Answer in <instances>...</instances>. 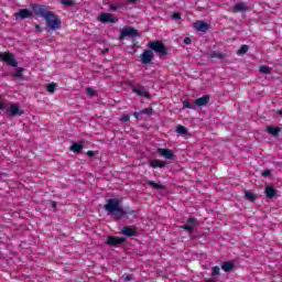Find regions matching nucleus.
<instances>
[{
	"instance_id": "nucleus-14",
	"label": "nucleus",
	"mask_w": 282,
	"mask_h": 282,
	"mask_svg": "<svg viewBox=\"0 0 282 282\" xmlns=\"http://www.w3.org/2000/svg\"><path fill=\"white\" fill-rule=\"evenodd\" d=\"M120 243H124V238H118L113 236H109L107 240L108 246H120Z\"/></svg>"
},
{
	"instance_id": "nucleus-24",
	"label": "nucleus",
	"mask_w": 282,
	"mask_h": 282,
	"mask_svg": "<svg viewBox=\"0 0 282 282\" xmlns=\"http://www.w3.org/2000/svg\"><path fill=\"white\" fill-rule=\"evenodd\" d=\"M56 87L57 85L55 83H51V84H47L46 85V90L50 93V94H54V91L56 90Z\"/></svg>"
},
{
	"instance_id": "nucleus-13",
	"label": "nucleus",
	"mask_w": 282,
	"mask_h": 282,
	"mask_svg": "<svg viewBox=\"0 0 282 282\" xmlns=\"http://www.w3.org/2000/svg\"><path fill=\"white\" fill-rule=\"evenodd\" d=\"M121 235H124L126 237H135V235H138V229L133 226H127L122 228Z\"/></svg>"
},
{
	"instance_id": "nucleus-44",
	"label": "nucleus",
	"mask_w": 282,
	"mask_h": 282,
	"mask_svg": "<svg viewBox=\"0 0 282 282\" xmlns=\"http://www.w3.org/2000/svg\"><path fill=\"white\" fill-rule=\"evenodd\" d=\"M131 279H132L131 275H127V276L124 278V281H131Z\"/></svg>"
},
{
	"instance_id": "nucleus-5",
	"label": "nucleus",
	"mask_w": 282,
	"mask_h": 282,
	"mask_svg": "<svg viewBox=\"0 0 282 282\" xmlns=\"http://www.w3.org/2000/svg\"><path fill=\"white\" fill-rule=\"evenodd\" d=\"M0 61L8 63V65H10L11 67H17V59L14 58V55L12 53H0Z\"/></svg>"
},
{
	"instance_id": "nucleus-21",
	"label": "nucleus",
	"mask_w": 282,
	"mask_h": 282,
	"mask_svg": "<svg viewBox=\"0 0 282 282\" xmlns=\"http://www.w3.org/2000/svg\"><path fill=\"white\" fill-rule=\"evenodd\" d=\"M267 131L271 135H279V131H281V128L270 126V127L267 128Z\"/></svg>"
},
{
	"instance_id": "nucleus-15",
	"label": "nucleus",
	"mask_w": 282,
	"mask_h": 282,
	"mask_svg": "<svg viewBox=\"0 0 282 282\" xmlns=\"http://www.w3.org/2000/svg\"><path fill=\"white\" fill-rule=\"evenodd\" d=\"M194 102L196 107H205V105H208V102H210V96L204 95L203 97L196 99Z\"/></svg>"
},
{
	"instance_id": "nucleus-4",
	"label": "nucleus",
	"mask_w": 282,
	"mask_h": 282,
	"mask_svg": "<svg viewBox=\"0 0 282 282\" xmlns=\"http://www.w3.org/2000/svg\"><path fill=\"white\" fill-rule=\"evenodd\" d=\"M7 115L12 118L14 116H23V110L19 107V104H8Z\"/></svg>"
},
{
	"instance_id": "nucleus-31",
	"label": "nucleus",
	"mask_w": 282,
	"mask_h": 282,
	"mask_svg": "<svg viewBox=\"0 0 282 282\" xmlns=\"http://www.w3.org/2000/svg\"><path fill=\"white\" fill-rule=\"evenodd\" d=\"M149 186H153V188H163V186L160 183H155L153 181L148 182Z\"/></svg>"
},
{
	"instance_id": "nucleus-43",
	"label": "nucleus",
	"mask_w": 282,
	"mask_h": 282,
	"mask_svg": "<svg viewBox=\"0 0 282 282\" xmlns=\"http://www.w3.org/2000/svg\"><path fill=\"white\" fill-rule=\"evenodd\" d=\"M133 116H134V118H140V116H142V113H140V112H134Z\"/></svg>"
},
{
	"instance_id": "nucleus-23",
	"label": "nucleus",
	"mask_w": 282,
	"mask_h": 282,
	"mask_svg": "<svg viewBox=\"0 0 282 282\" xmlns=\"http://www.w3.org/2000/svg\"><path fill=\"white\" fill-rule=\"evenodd\" d=\"M224 272H230V270H232L234 265L230 262H224L221 265Z\"/></svg>"
},
{
	"instance_id": "nucleus-7",
	"label": "nucleus",
	"mask_w": 282,
	"mask_h": 282,
	"mask_svg": "<svg viewBox=\"0 0 282 282\" xmlns=\"http://www.w3.org/2000/svg\"><path fill=\"white\" fill-rule=\"evenodd\" d=\"M32 10H34V7H32ZM34 14V11L28 10V9H20L15 14V20L19 21V19H30Z\"/></svg>"
},
{
	"instance_id": "nucleus-37",
	"label": "nucleus",
	"mask_w": 282,
	"mask_h": 282,
	"mask_svg": "<svg viewBox=\"0 0 282 282\" xmlns=\"http://www.w3.org/2000/svg\"><path fill=\"white\" fill-rule=\"evenodd\" d=\"M262 175H263V177H270V175H271L270 170H264V171L262 172Z\"/></svg>"
},
{
	"instance_id": "nucleus-26",
	"label": "nucleus",
	"mask_w": 282,
	"mask_h": 282,
	"mask_svg": "<svg viewBox=\"0 0 282 282\" xmlns=\"http://www.w3.org/2000/svg\"><path fill=\"white\" fill-rule=\"evenodd\" d=\"M259 70L261 74H272V68L268 66H260Z\"/></svg>"
},
{
	"instance_id": "nucleus-25",
	"label": "nucleus",
	"mask_w": 282,
	"mask_h": 282,
	"mask_svg": "<svg viewBox=\"0 0 282 282\" xmlns=\"http://www.w3.org/2000/svg\"><path fill=\"white\" fill-rule=\"evenodd\" d=\"M249 47L248 45H242L238 51H237V54L238 56H241L243 54H246L248 52Z\"/></svg>"
},
{
	"instance_id": "nucleus-46",
	"label": "nucleus",
	"mask_w": 282,
	"mask_h": 282,
	"mask_svg": "<svg viewBox=\"0 0 282 282\" xmlns=\"http://www.w3.org/2000/svg\"><path fill=\"white\" fill-rule=\"evenodd\" d=\"M205 282H217L216 280H213V279H208L206 280Z\"/></svg>"
},
{
	"instance_id": "nucleus-33",
	"label": "nucleus",
	"mask_w": 282,
	"mask_h": 282,
	"mask_svg": "<svg viewBox=\"0 0 282 282\" xmlns=\"http://www.w3.org/2000/svg\"><path fill=\"white\" fill-rule=\"evenodd\" d=\"M140 113H141V116H142L143 113L151 115V113H153V109H152V108H145V109L141 110Z\"/></svg>"
},
{
	"instance_id": "nucleus-12",
	"label": "nucleus",
	"mask_w": 282,
	"mask_h": 282,
	"mask_svg": "<svg viewBox=\"0 0 282 282\" xmlns=\"http://www.w3.org/2000/svg\"><path fill=\"white\" fill-rule=\"evenodd\" d=\"M156 152L160 153L165 160H173V158H175V154H173V150L171 149L159 148Z\"/></svg>"
},
{
	"instance_id": "nucleus-27",
	"label": "nucleus",
	"mask_w": 282,
	"mask_h": 282,
	"mask_svg": "<svg viewBox=\"0 0 282 282\" xmlns=\"http://www.w3.org/2000/svg\"><path fill=\"white\" fill-rule=\"evenodd\" d=\"M13 78H23V68H18L15 73L12 74Z\"/></svg>"
},
{
	"instance_id": "nucleus-38",
	"label": "nucleus",
	"mask_w": 282,
	"mask_h": 282,
	"mask_svg": "<svg viewBox=\"0 0 282 282\" xmlns=\"http://www.w3.org/2000/svg\"><path fill=\"white\" fill-rule=\"evenodd\" d=\"M192 42H193V41L191 40V37H185V39H184L185 45H191Z\"/></svg>"
},
{
	"instance_id": "nucleus-8",
	"label": "nucleus",
	"mask_w": 282,
	"mask_h": 282,
	"mask_svg": "<svg viewBox=\"0 0 282 282\" xmlns=\"http://www.w3.org/2000/svg\"><path fill=\"white\" fill-rule=\"evenodd\" d=\"M132 91H133V94H137V96H141L143 98H150V95L147 91V88H144V86L133 85L132 86Z\"/></svg>"
},
{
	"instance_id": "nucleus-32",
	"label": "nucleus",
	"mask_w": 282,
	"mask_h": 282,
	"mask_svg": "<svg viewBox=\"0 0 282 282\" xmlns=\"http://www.w3.org/2000/svg\"><path fill=\"white\" fill-rule=\"evenodd\" d=\"M219 267H214L213 269H212V276H217V274H219Z\"/></svg>"
},
{
	"instance_id": "nucleus-42",
	"label": "nucleus",
	"mask_w": 282,
	"mask_h": 282,
	"mask_svg": "<svg viewBox=\"0 0 282 282\" xmlns=\"http://www.w3.org/2000/svg\"><path fill=\"white\" fill-rule=\"evenodd\" d=\"M35 30H37V32H42L43 31L39 24L35 25Z\"/></svg>"
},
{
	"instance_id": "nucleus-18",
	"label": "nucleus",
	"mask_w": 282,
	"mask_h": 282,
	"mask_svg": "<svg viewBox=\"0 0 282 282\" xmlns=\"http://www.w3.org/2000/svg\"><path fill=\"white\" fill-rule=\"evenodd\" d=\"M246 10H248V4H246V2H239L232 8L234 13L246 12Z\"/></svg>"
},
{
	"instance_id": "nucleus-28",
	"label": "nucleus",
	"mask_w": 282,
	"mask_h": 282,
	"mask_svg": "<svg viewBox=\"0 0 282 282\" xmlns=\"http://www.w3.org/2000/svg\"><path fill=\"white\" fill-rule=\"evenodd\" d=\"M176 131H177V133H180L181 135H185V133H186V128H185L184 126H178V127L176 128Z\"/></svg>"
},
{
	"instance_id": "nucleus-6",
	"label": "nucleus",
	"mask_w": 282,
	"mask_h": 282,
	"mask_svg": "<svg viewBox=\"0 0 282 282\" xmlns=\"http://www.w3.org/2000/svg\"><path fill=\"white\" fill-rule=\"evenodd\" d=\"M98 21H100V23H118V18L111 13H100Z\"/></svg>"
},
{
	"instance_id": "nucleus-3",
	"label": "nucleus",
	"mask_w": 282,
	"mask_h": 282,
	"mask_svg": "<svg viewBox=\"0 0 282 282\" xmlns=\"http://www.w3.org/2000/svg\"><path fill=\"white\" fill-rule=\"evenodd\" d=\"M148 47L159 54V56H166V46L160 41L149 42Z\"/></svg>"
},
{
	"instance_id": "nucleus-16",
	"label": "nucleus",
	"mask_w": 282,
	"mask_h": 282,
	"mask_svg": "<svg viewBox=\"0 0 282 282\" xmlns=\"http://www.w3.org/2000/svg\"><path fill=\"white\" fill-rule=\"evenodd\" d=\"M195 226H197V220L195 218H189L187 220V224L183 226L184 230H187V232H193L195 229Z\"/></svg>"
},
{
	"instance_id": "nucleus-40",
	"label": "nucleus",
	"mask_w": 282,
	"mask_h": 282,
	"mask_svg": "<svg viewBox=\"0 0 282 282\" xmlns=\"http://www.w3.org/2000/svg\"><path fill=\"white\" fill-rule=\"evenodd\" d=\"M110 10H111V12H116V10H118V7H116V6H110Z\"/></svg>"
},
{
	"instance_id": "nucleus-1",
	"label": "nucleus",
	"mask_w": 282,
	"mask_h": 282,
	"mask_svg": "<svg viewBox=\"0 0 282 282\" xmlns=\"http://www.w3.org/2000/svg\"><path fill=\"white\" fill-rule=\"evenodd\" d=\"M33 12L36 17H41L43 20H45L50 30H61V25H63L61 19H58L54 12L50 11L47 7L34 4Z\"/></svg>"
},
{
	"instance_id": "nucleus-29",
	"label": "nucleus",
	"mask_w": 282,
	"mask_h": 282,
	"mask_svg": "<svg viewBox=\"0 0 282 282\" xmlns=\"http://www.w3.org/2000/svg\"><path fill=\"white\" fill-rule=\"evenodd\" d=\"M6 109V99L3 98V96L0 95V110L4 111Z\"/></svg>"
},
{
	"instance_id": "nucleus-19",
	"label": "nucleus",
	"mask_w": 282,
	"mask_h": 282,
	"mask_svg": "<svg viewBox=\"0 0 282 282\" xmlns=\"http://www.w3.org/2000/svg\"><path fill=\"white\" fill-rule=\"evenodd\" d=\"M264 194L268 197V199H272V197L276 195V189L270 185H267L264 188Z\"/></svg>"
},
{
	"instance_id": "nucleus-9",
	"label": "nucleus",
	"mask_w": 282,
	"mask_h": 282,
	"mask_svg": "<svg viewBox=\"0 0 282 282\" xmlns=\"http://www.w3.org/2000/svg\"><path fill=\"white\" fill-rule=\"evenodd\" d=\"M140 58L143 65H149L151 61H153V51L151 50L143 51V53L140 55Z\"/></svg>"
},
{
	"instance_id": "nucleus-41",
	"label": "nucleus",
	"mask_w": 282,
	"mask_h": 282,
	"mask_svg": "<svg viewBox=\"0 0 282 282\" xmlns=\"http://www.w3.org/2000/svg\"><path fill=\"white\" fill-rule=\"evenodd\" d=\"M93 155H94V151H88V152H87V156H88V158H93Z\"/></svg>"
},
{
	"instance_id": "nucleus-39",
	"label": "nucleus",
	"mask_w": 282,
	"mask_h": 282,
	"mask_svg": "<svg viewBox=\"0 0 282 282\" xmlns=\"http://www.w3.org/2000/svg\"><path fill=\"white\" fill-rule=\"evenodd\" d=\"M172 18L177 21V20L181 19V15H180V13H174V14L172 15Z\"/></svg>"
},
{
	"instance_id": "nucleus-34",
	"label": "nucleus",
	"mask_w": 282,
	"mask_h": 282,
	"mask_svg": "<svg viewBox=\"0 0 282 282\" xmlns=\"http://www.w3.org/2000/svg\"><path fill=\"white\" fill-rule=\"evenodd\" d=\"M61 3H63V6H72L74 0H62Z\"/></svg>"
},
{
	"instance_id": "nucleus-45",
	"label": "nucleus",
	"mask_w": 282,
	"mask_h": 282,
	"mask_svg": "<svg viewBox=\"0 0 282 282\" xmlns=\"http://www.w3.org/2000/svg\"><path fill=\"white\" fill-rule=\"evenodd\" d=\"M52 208H56V202H52Z\"/></svg>"
},
{
	"instance_id": "nucleus-10",
	"label": "nucleus",
	"mask_w": 282,
	"mask_h": 282,
	"mask_svg": "<svg viewBox=\"0 0 282 282\" xmlns=\"http://www.w3.org/2000/svg\"><path fill=\"white\" fill-rule=\"evenodd\" d=\"M124 36H138V30L133 28H123L120 30V39H124Z\"/></svg>"
},
{
	"instance_id": "nucleus-47",
	"label": "nucleus",
	"mask_w": 282,
	"mask_h": 282,
	"mask_svg": "<svg viewBox=\"0 0 282 282\" xmlns=\"http://www.w3.org/2000/svg\"><path fill=\"white\" fill-rule=\"evenodd\" d=\"M130 3H135L138 0H128Z\"/></svg>"
},
{
	"instance_id": "nucleus-22",
	"label": "nucleus",
	"mask_w": 282,
	"mask_h": 282,
	"mask_svg": "<svg viewBox=\"0 0 282 282\" xmlns=\"http://www.w3.org/2000/svg\"><path fill=\"white\" fill-rule=\"evenodd\" d=\"M245 197L248 199V202H254V199H257V196L250 191L245 193Z\"/></svg>"
},
{
	"instance_id": "nucleus-30",
	"label": "nucleus",
	"mask_w": 282,
	"mask_h": 282,
	"mask_svg": "<svg viewBox=\"0 0 282 282\" xmlns=\"http://www.w3.org/2000/svg\"><path fill=\"white\" fill-rule=\"evenodd\" d=\"M183 109H195V107L193 106V104L185 100L183 101Z\"/></svg>"
},
{
	"instance_id": "nucleus-11",
	"label": "nucleus",
	"mask_w": 282,
	"mask_h": 282,
	"mask_svg": "<svg viewBox=\"0 0 282 282\" xmlns=\"http://www.w3.org/2000/svg\"><path fill=\"white\" fill-rule=\"evenodd\" d=\"M194 29H196L197 32H208L210 30V24L204 21H197L194 23Z\"/></svg>"
},
{
	"instance_id": "nucleus-35",
	"label": "nucleus",
	"mask_w": 282,
	"mask_h": 282,
	"mask_svg": "<svg viewBox=\"0 0 282 282\" xmlns=\"http://www.w3.org/2000/svg\"><path fill=\"white\" fill-rule=\"evenodd\" d=\"M88 96H96V90L94 88H87Z\"/></svg>"
},
{
	"instance_id": "nucleus-2",
	"label": "nucleus",
	"mask_w": 282,
	"mask_h": 282,
	"mask_svg": "<svg viewBox=\"0 0 282 282\" xmlns=\"http://www.w3.org/2000/svg\"><path fill=\"white\" fill-rule=\"evenodd\" d=\"M104 208L107 210L108 215H112L113 217H124V215L128 214L122 209L120 200L113 198L108 199Z\"/></svg>"
},
{
	"instance_id": "nucleus-17",
	"label": "nucleus",
	"mask_w": 282,
	"mask_h": 282,
	"mask_svg": "<svg viewBox=\"0 0 282 282\" xmlns=\"http://www.w3.org/2000/svg\"><path fill=\"white\" fill-rule=\"evenodd\" d=\"M150 166L152 169H164V166H166V162L155 159L150 162Z\"/></svg>"
},
{
	"instance_id": "nucleus-36",
	"label": "nucleus",
	"mask_w": 282,
	"mask_h": 282,
	"mask_svg": "<svg viewBox=\"0 0 282 282\" xmlns=\"http://www.w3.org/2000/svg\"><path fill=\"white\" fill-rule=\"evenodd\" d=\"M121 122H129V115H122Z\"/></svg>"
},
{
	"instance_id": "nucleus-20",
	"label": "nucleus",
	"mask_w": 282,
	"mask_h": 282,
	"mask_svg": "<svg viewBox=\"0 0 282 282\" xmlns=\"http://www.w3.org/2000/svg\"><path fill=\"white\" fill-rule=\"evenodd\" d=\"M83 142H79V143H73L70 145V151H73V153H80V151H83Z\"/></svg>"
}]
</instances>
